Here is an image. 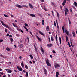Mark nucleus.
<instances>
[{"instance_id":"nucleus-49","label":"nucleus","mask_w":77,"mask_h":77,"mask_svg":"<svg viewBox=\"0 0 77 77\" xmlns=\"http://www.w3.org/2000/svg\"><path fill=\"white\" fill-rule=\"evenodd\" d=\"M5 32L6 33H7V29L6 28L5 29Z\"/></svg>"},{"instance_id":"nucleus-53","label":"nucleus","mask_w":77,"mask_h":77,"mask_svg":"<svg viewBox=\"0 0 77 77\" xmlns=\"http://www.w3.org/2000/svg\"><path fill=\"white\" fill-rule=\"evenodd\" d=\"M3 41V40H1V39H0V42H2Z\"/></svg>"},{"instance_id":"nucleus-47","label":"nucleus","mask_w":77,"mask_h":77,"mask_svg":"<svg viewBox=\"0 0 77 77\" xmlns=\"http://www.w3.org/2000/svg\"><path fill=\"white\" fill-rule=\"evenodd\" d=\"M48 40H49V42L50 43L51 42V40H50V38H48Z\"/></svg>"},{"instance_id":"nucleus-46","label":"nucleus","mask_w":77,"mask_h":77,"mask_svg":"<svg viewBox=\"0 0 77 77\" xmlns=\"http://www.w3.org/2000/svg\"><path fill=\"white\" fill-rule=\"evenodd\" d=\"M27 39H28V42H29V38L28 37H27Z\"/></svg>"},{"instance_id":"nucleus-23","label":"nucleus","mask_w":77,"mask_h":77,"mask_svg":"<svg viewBox=\"0 0 77 77\" xmlns=\"http://www.w3.org/2000/svg\"><path fill=\"white\" fill-rule=\"evenodd\" d=\"M28 72H26L25 76L26 77H27L28 76Z\"/></svg>"},{"instance_id":"nucleus-63","label":"nucleus","mask_w":77,"mask_h":77,"mask_svg":"<svg viewBox=\"0 0 77 77\" xmlns=\"http://www.w3.org/2000/svg\"><path fill=\"white\" fill-rule=\"evenodd\" d=\"M20 31L21 32H22V33H23V31L21 30V29Z\"/></svg>"},{"instance_id":"nucleus-29","label":"nucleus","mask_w":77,"mask_h":77,"mask_svg":"<svg viewBox=\"0 0 77 77\" xmlns=\"http://www.w3.org/2000/svg\"><path fill=\"white\" fill-rule=\"evenodd\" d=\"M62 29L63 31L65 30V27L63 26L62 27Z\"/></svg>"},{"instance_id":"nucleus-60","label":"nucleus","mask_w":77,"mask_h":77,"mask_svg":"<svg viewBox=\"0 0 77 77\" xmlns=\"http://www.w3.org/2000/svg\"><path fill=\"white\" fill-rule=\"evenodd\" d=\"M71 46H72V47H73V45H72V42H71Z\"/></svg>"},{"instance_id":"nucleus-42","label":"nucleus","mask_w":77,"mask_h":77,"mask_svg":"<svg viewBox=\"0 0 77 77\" xmlns=\"http://www.w3.org/2000/svg\"><path fill=\"white\" fill-rule=\"evenodd\" d=\"M52 52L53 53L55 54L56 53V52L54 50H52Z\"/></svg>"},{"instance_id":"nucleus-20","label":"nucleus","mask_w":77,"mask_h":77,"mask_svg":"<svg viewBox=\"0 0 77 77\" xmlns=\"http://www.w3.org/2000/svg\"><path fill=\"white\" fill-rule=\"evenodd\" d=\"M6 49L8 51H9L10 50V48L8 47L6 48Z\"/></svg>"},{"instance_id":"nucleus-41","label":"nucleus","mask_w":77,"mask_h":77,"mask_svg":"<svg viewBox=\"0 0 77 77\" xmlns=\"http://www.w3.org/2000/svg\"><path fill=\"white\" fill-rule=\"evenodd\" d=\"M29 56H30V57H31V59H33V56L32 55H30Z\"/></svg>"},{"instance_id":"nucleus-52","label":"nucleus","mask_w":77,"mask_h":77,"mask_svg":"<svg viewBox=\"0 0 77 77\" xmlns=\"http://www.w3.org/2000/svg\"><path fill=\"white\" fill-rule=\"evenodd\" d=\"M30 8H33V7L32 6V5L31 6H30Z\"/></svg>"},{"instance_id":"nucleus-26","label":"nucleus","mask_w":77,"mask_h":77,"mask_svg":"<svg viewBox=\"0 0 77 77\" xmlns=\"http://www.w3.org/2000/svg\"><path fill=\"white\" fill-rule=\"evenodd\" d=\"M24 28L26 30V31L27 32H28V29L26 28V27L24 26Z\"/></svg>"},{"instance_id":"nucleus-15","label":"nucleus","mask_w":77,"mask_h":77,"mask_svg":"<svg viewBox=\"0 0 77 77\" xmlns=\"http://www.w3.org/2000/svg\"><path fill=\"white\" fill-rule=\"evenodd\" d=\"M61 37L60 36H59V42H60V45L61 44Z\"/></svg>"},{"instance_id":"nucleus-6","label":"nucleus","mask_w":77,"mask_h":77,"mask_svg":"<svg viewBox=\"0 0 77 77\" xmlns=\"http://www.w3.org/2000/svg\"><path fill=\"white\" fill-rule=\"evenodd\" d=\"M40 49H41V51L42 52V54L43 55H44L45 51L43 50V49L41 47L40 48Z\"/></svg>"},{"instance_id":"nucleus-28","label":"nucleus","mask_w":77,"mask_h":77,"mask_svg":"<svg viewBox=\"0 0 77 77\" xmlns=\"http://www.w3.org/2000/svg\"><path fill=\"white\" fill-rule=\"evenodd\" d=\"M51 41H54V39L53 38V36L51 37Z\"/></svg>"},{"instance_id":"nucleus-24","label":"nucleus","mask_w":77,"mask_h":77,"mask_svg":"<svg viewBox=\"0 0 77 77\" xmlns=\"http://www.w3.org/2000/svg\"><path fill=\"white\" fill-rule=\"evenodd\" d=\"M30 16H31V17H35V15L32 14H30Z\"/></svg>"},{"instance_id":"nucleus-1","label":"nucleus","mask_w":77,"mask_h":77,"mask_svg":"<svg viewBox=\"0 0 77 77\" xmlns=\"http://www.w3.org/2000/svg\"><path fill=\"white\" fill-rule=\"evenodd\" d=\"M45 61H46L47 65L48 66H50L51 67V64L49 62V59H47Z\"/></svg>"},{"instance_id":"nucleus-34","label":"nucleus","mask_w":77,"mask_h":77,"mask_svg":"<svg viewBox=\"0 0 77 77\" xmlns=\"http://www.w3.org/2000/svg\"><path fill=\"white\" fill-rule=\"evenodd\" d=\"M58 40H56V43H57V45H59V43H58Z\"/></svg>"},{"instance_id":"nucleus-3","label":"nucleus","mask_w":77,"mask_h":77,"mask_svg":"<svg viewBox=\"0 0 77 77\" xmlns=\"http://www.w3.org/2000/svg\"><path fill=\"white\" fill-rule=\"evenodd\" d=\"M69 12V10L67 8H66L65 10H64V12L65 14V16L67 15V12Z\"/></svg>"},{"instance_id":"nucleus-56","label":"nucleus","mask_w":77,"mask_h":77,"mask_svg":"<svg viewBox=\"0 0 77 77\" xmlns=\"http://www.w3.org/2000/svg\"><path fill=\"white\" fill-rule=\"evenodd\" d=\"M32 5V4H30V3H29V7H30V6H31Z\"/></svg>"},{"instance_id":"nucleus-22","label":"nucleus","mask_w":77,"mask_h":77,"mask_svg":"<svg viewBox=\"0 0 77 77\" xmlns=\"http://www.w3.org/2000/svg\"><path fill=\"white\" fill-rule=\"evenodd\" d=\"M55 39L56 41H57L58 40V36L57 35H56L55 36Z\"/></svg>"},{"instance_id":"nucleus-36","label":"nucleus","mask_w":77,"mask_h":77,"mask_svg":"<svg viewBox=\"0 0 77 77\" xmlns=\"http://www.w3.org/2000/svg\"><path fill=\"white\" fill-rule=\"evenodd\" d=\"M51 4L52 5V6H54L55 5V4H54V3L51 2Z\"/></svg>"},{"instance_id":"nucleus-35","label":"nucleus","mask_w":77,"mask_h":77,"mask_svg":"<svg viewBox=\"0 0 77 77\" xmlns=\"http://www.w3.org/2000/svg\"><path fill=\"white\" fill-rule=\"evenodd\" d=\"M4 15L5 17H8V16L7 15H6V14H4Z\"/></svg>"},{"instance_id":"nucleus-16","label":"nucleus","mask_w":77,"mask_h":77,"mask_svg":"<svg viewBox=\"0 0 77 77\" xmlns=\"http://www.w3.org/2000/svg\"><path fill=\"white\" fill-rule=\"evenodd\" d=\"M72 34H73V37L74 38H75V32H74V31H73Z\"/></svg>"},{"instance_id":"nucleus-43","label":"nucleus","mask_w":77,"mask_h":77,"mask_svg":"<svg viewBox=\"0 0 77 77\" xmlns=\"http://www.w3.org/2000/svg\"><path fill=\"white\" fill-rule=\"evenodd\" d=\"M35 47V51H37V48L35 46V45H34Z\"/></svg>"},{"instance_id":"nucleus-5","label":"nucleus","mask_w":77,"mask_h":77,"mask_svg":"<svg viewBox=\"0 0 77 77\" xmlns=\"http://www.w3.org/2000/svg\"><path fill=\"white\" fill-rule=\"evenodd\" d=\"M65 33L68 36L70 37V34H69V32H68L67 30H65Z\"/></svg>"},{"instance_id":"nucleus-58","label":"nucleus","mask_w":77,"mask_h":77,"mask_svg":"<svg viewBox=\"0 0 77 77\" xmlns=\"http://www.w3.org/2000/svg\"><path fill=\"white\" fill-rule=\"evenodd\" d=\"M40 1L42 2H44V0H40Z\"/></svg>"},{"instance_id":"nucleus-61","label":"nucleus","mask_w":77,"mask_h":77,"mask_svg":"<svg viewBox=\"0 0 77 77\" xmlns=\"http://www.w3.org/2000/svg\"><path fill=\"white\" fill-rule=\"evenodd\" d=\"M8 77H11V76L10 74H8Z\"/></svg>"},{"instance_id":"nucleus-11","label":"nucleus","mask_w":77,"mask_h":77,"mask_svg":"<svg viewBox=\"0 0 77 77\" xmlns=\"http://www.w3.org/2000/svg\"><path fill=\"white\" fill-rule=\"evenodd\" d=\"M60 74L59 73V72H56V77H58L59 76V75Z\"/></svg>"},{"instance_id":"nucleus-38","label":"nucleus","mask_w":77,"mask_h":77,"mask_svg":"<svg viewBox=\"0 0 77 77\" xmlns=\"http://www.w3.org/2000/svg\"><path fill=\"white\" fill-rule=\"evenodd\" d=\"M65 3H64V2H63L62 3V5L63 6H65Z\"/></svg>"},{"instance_id":"nucleus-51","label":"nucleus","mask_w":77,"mask_h":77,"mask_svg":"<svg viewBox=\"0 0 77 77\" xmlns=\"http://www.w3.org/2000/svg\"><path fill=\"white\" fill-rule=\"evenodd\" d=\"M66 0H64L63 1V2L64 3H66Z\"/></svg>"},{"instance_id":"nucleus-40","label":"nucleus","mask_w":77,"mask_h":77,"mask_svg":"<svg viewBox=\"0 0 77 77\" xmlns=\"http://www.w3.org/2000/svg\"><path fill=\"white\" fill-rule=\"evenodd\" d=\"M29 33H30V34L31 35H32V36H33V35L32 34V32H31V31H29Z\"/></svg>"},{"instance_id":"nucleus-12","label":"nucleus","mask_w":77,"mask_h":77,"mask_svg":"<svg viewBox=\"0 0 77 77\" xmlns=\"http://www.w3.org/2000/svg\"><path fill=\"white\" fill-rule=\"evenodd\" d=\"M39 34H40V35H43V36H44L45 35L44 34H43L42 32L41 31H39Z\"/></svg>"},{"instance_id":"nucleus-27","label":"nucleus","mask_w":77,"mask_h":77,"mask_svg":"<svg viewBox=\"0 0 77 77\" xmlns=\"http://www.w3.org/2000/svg\"><path fill=\"white\" fill-rule=\"evenodd\" d=\"M25 68H26V69H28V66L27 65H26L25 66Z\"/></svg>"},{"instance_id":"nucleus-9","label":"nucleus","mask_w":77,"mask_h":77,"mask_svg":"<svg viewBox=\"0 0 77 77\" xmlns=\"http://www.w3.org/2000/svg\"><path fill=\"white\" fill-rule=\"evenodd\" d=\"M15 6H16L17 7L19 8H22V6H20V5H18L17 4H16Z\"/></svg>"},{"instance_id":"nucleus-45","label":"nucleus","mask_w":77,"mask_h":77,"mask_svg":"<svg viewBox=\"0 0 77 77\" xmlns=\"http://www.w3.org/2000/svg\"><path fill=\"white\" fill-rule=\"evenodd\" d=\"M25 25L27 27L28 26V25L26 23H25Z\"/></svg>"},{"instance_id":"nucleus-13","label":"nucleus","mask_w":77,"mask_h":77,"mask_svg":"<svg viewBox=\"0 0 77 77\" xmlns=\"http://www.w3.org/2000/svg\"><path fill=\"white\" fill-rule=\"evenodd\" d=\"M49 26H47L46 27V31H49Z\"/></svg>"},{"instance_id":"nucleus-31","label":"nucleus","mask_w":77,"mask_h":77,"mask_svg":"<svg viewBox=\"0 0 77 77\" xmlns=\"http://www.w3.org/2000/svg\"><path fill=\"white\" fill-rule=\"evenodd\" d=\"M66 41H67L68 40V37L67 36H66Z\"/></svg>"},{"instance_id":"nucleus-33","label":"nucleus","mask_w":77,"mask_h":77,"mask_svg":"<svg viewBox=\"0 0 77 77\" xmlns=\"http://www.w3.org/2000/svg\"><path fill=\"white\" fill-rule=\"evenodd\" d=\"M15 27H17V26L15 25L14 23H13L12 24Z\"/></svg>"},{"instance_id":"nucleus-7","label":"nucleus","mask_w":77,"mask_h":77,"mask_svg":"<svg viewBox=\"0 0 77 77\" xmlns=\"http://www.w3.org/2000/svg\"><path fill=\"white\" fill-rule=\"evenodd\" d=\"M54 66H55V68H57L58 67H60V66L59 65L57 64H56L55 65H54Z\"/></svg>"},{"instance_id":"nucleus-2","label":"nucleus","mask_w":77,"mask_h":77,"mask_svg":"<svg viewBox=\"0 0 77 77\" xmlns=\"http://www.w3.org/2000/svg\"><path fill=\"white\" fill-rule=\"evenodd\" d=\"M1 23L4 26H5V27L7 28H8V29H9L10 28V27H9L8 25H6L5 24H4V23H3V21H1Z\"/></svg>"},{"instance_id":"nucleus-48","label":"nucleus","mask_w":77,"mask_h":77,"mask_svg":"<svg viewBox=\"0 0 77 77\" xmlns=\"http://www.w3.org/2000/svg\"><path fill=\"white\" fill-rule=\"evenodd\" d=\"M43 8L45 11H47L46 9L45 8Z\"/></svg>"},{"instance_id":"nucleus-54","label":"nucleus","mask_w":77,"mask_h":77,"mask_svg":"<svg viewBox=\"0 0 77 77\" xmlns=\"http://www.w3.org/2000/svg\"><path fill=\"white\" fill-rule=\"evenodd\" d=\"M68 45H69V47H71V45L69 42H68Z\"/></svg>"},{"instance_id":"nucleus-57","label":"nucleus","mask_w":77,"mask_h":77,"mask_svg":"<svg viewBox=\"0 0 77 77\" xmlns=\"http://www.w3.org/2000/svg\"><path fill=\"white\" fill-rule=\"evenodd\" d=\"M70 11L71 13H72V9H70Z\"/></svg>"},{"instance_id":"nucleus-37","label":"nucleus","mask_w":77,"mask_h":77,"mask_svg":"<svg viewBox=\"0 0 77 77\" xmlns=\"http://www.w3.org/2000/svg\"><path fill=\"white\" fill-rule=\"evenodd\" d=\"M16 35L17 37H19V36H20V34H16Z\"/></svg>"},{"instance_id":"nucleus-4","label":"nucleus","mask_w":77,"mask_h":77,"mask_svg":"<svg viewBox=\"0 0 77 77\" xmlns=\"http://www.w3.org/2000/svg\"><path fill=\"white\" fill-rule=\"evenodd\" d=\"M43 70H44V74L45 75L47 74V71L46 69L44 67H43Z\"/></svg>"},{"instance_id":"nucleus-39","label":"nucleus","mask_w":77,"mask_h":77,"mask_svg":"<svg viewBox=\"0 0 77 77\" xmlns=\"http://www.w3.org/2000/svg\"><path fill=\"white\" fill-rule=\"evenodd\" d=\"M17 29L18 31H20V30H21L20 28H17Z\"/></svg>"},{"instance_id":"nucleus-10","label":"nucleus","mask_w":77,"mask_h":77,"mask_svg":"<svg viewBox=\"0 0 77 77\" xmlns=\"http://www.w3.org/2000/svg\"><path fill=\"white\" fill-rule=\"evenodd\" d=\"M17 69L19 71H22L23 69L22 68H19V66L17 67Z\"/></svg>"},{"instance_id":"nucleus-44","label":"nucleus","mask_w":77,"mask_h":77,"mask_svg":"<svg viewBox=\"0 0 77 77\" xmlns=\"http://www.w3.org/2000/svg\"><path fill=\"white\" fill-rule=\"evenodd\" d=\"M54 25L55 26V27H56V23L55 21H54Z\"/></svg>"},{"instance_id":"nucleus-32","label":"nucleus","mask_w":77,"mask_h":77,"mask_svg":"<svg viewBox=\"0 0 77 77\" xmlns=\"http://www.w3.org/2000/svg\"><path fill=\"white\" fill-rule=\"evenodd\" d=\"M10 41L11 42L13 41V39L12 37L10 38Z\"/></svg>"},{"instance_id":"nucleus-62","label":"nucleus","mask_w":77,"mask_h":77,"mask_svg":"<svg viewBox=\"0 0 77 77\" xmlns=\"http://www.w3.org/2000/svg\"><path fill=\"white\" fill-rule=\"evenodd\" d=\"M50 57H51V58H52L53 57L51 55H50Z\"/></svg>"},{"instance_id":"nucleus-25","label":"nucleus","mask_w":77,"mask_h":77,"mask_svg":"<svg viewBox=\"0 0 77 77\" xmlns=\"http://www.w3.org/2000/svg\"><path fill=\"white\" fill-rule=\"evenodd\" d=\"M68 21H69V24L70 25L71 24V21L69 19V17L68 18Z\"/></svg>"},{"instance_id":"nucleus-8","label":"nucleus","mask_w":77,"mask_h":77,"mask_svg":"<svg viewBox=\"0 0 77 77\" xmlns=\"http://www.w3.org/2000/svg\"><path fill=\"white\" fill-rule=\"evenodd\" d=\"M48 47H51L53 46V45L52 44H49L47 45Z\"/></svg>"},{"instance_id":"nucleus-18","label":"nucleus","mask_w":77,"mask_h":77,"mask_svg":"<svg viewBox=\"0 0 77 77\" xmlns=\"http://www.w3.org/2000/svg\"><path fill=\"white\" fill-rule=\"evenodd\" d=\"M12 72V71L11 70H9L8 71V73H11Z\"/></svg>"},{"instance_id":"nucleus-55","label":"nucleus","mask_w":77,"mask_h":77,"mask_svg":"<svg viewBox=\"0 0 77 77\" xmlns=\"http://www.w3.org/2000/svg\"><path fill=\"white\" fill-rule=\"evenodd\" d=\"M0 74L3 75L4 74V73L2 72H0Z\"/></svg>"},{"instance_id":"nucleus-64","label":"nucleus","mask_w":77,"mask_h":77,"mask_svg":"<svg viewBox=\"0 0 77 77\" xmlns=\"http://www.w3.org/2000/svg\"><path fill=\"white\" fill-rule=\"evenodd\" d=\"M60 8H61V10H62V6H60Z\"/></svg>"},{"instance_id":"nucleus-30","label":"nucleus","mask_w":77,"mask_h":77,"mask_svg":"<svg viewBox=\"0 0 77 77\" xmlns=\"http://www.w3.org/2000/svg\"><path fill=\"white\" fill-rule=\"evenodd\" d=\"M57 16L58 17H60V15L57 12Z\"/></svg>"},{"instance_id":"nucleus-19","label":"nucleus","mask_w":77,"mask_h":77,"mask_svg":"<svg viewBox=\"0 0 77 77\" xmlns=\"http://www.w3.org/2000/svg\"><path fill=\"white\" fill-rule=\"evenodd\" d=\"M21 65L22 68H23L24 67V64L23 63V62H22Z\"/></svg>"},{"instance_id":"nucleus-17","label":"nucleus","mask_w":77,"mask_h":77,"mask_svg":"<svg viewBox=\"0 0 77 77\" xmlns=\"http://www.w3.org/2000/svg\"><path fill=\"white\" fill-rule=\"evenodd\" d=\"M37 38H38V40L40 41H42V39H41L38 36H37Z\"/></svg>"},{"instance_id":"nucleus-59","label":"nucleus","mask_w":77,"mask_h":77,"mask_svg":"<svg viewBox=\"0 0 77 77\" xmlns=\"http://www.w3.org/2000/svg\"><path fill=\"white\" fill-rule=\"evenodd\" d=\"M9 35V34L8 33L7 34V35H6V36L7 37H8Z\"/></svg>"},{"instance_id":"nucleus-14","label":"nucleus","mask_w":77,"mask_h":77,"mask_svg":"<svg viewBox=\"0 0 77 77\" xmlns=\"http://www.w3.org/2000/svg\"><path fill=\"white\" fill-rule=\"evenodd\" d=\"M23 46V45L22 44H19L18 45L19 47L20 48H22Z\"/></svg>"},{"instance_id":"nucleus-21","label":"nucleus","mask_w":77,"mask_h":77,"mask_svg":"<svg viewBox=\"0 0 77 77\" xmlns=\"http://www.w3.org/2000/svg\"><path fill=\"white\" fill-rule=\"evenodd\" d=\"M74 5H75L76 7H77V3L76 2H74Z\"/></svg>"},{"instance_id":"nucleus-50","label":"nucleus","mask_w":77,"mask_h":77,"mask_svg":"<svg viewBox=\"0 0 77 77\" xmlns=\"http://www.w3.org/2000/svg\"><path fill=\"white\" fill-rule=\"evenodd\" d=\"M23 7H26V8H28V7L27 6H26V5H23Z\"/></svg>"}]
</instances>
